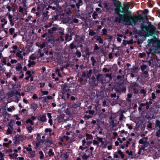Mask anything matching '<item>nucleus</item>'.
Segmentation results:
<instances>
[{
	"mask_svg": "<svg viewBox=\"0 0 160 160\" xmlns=\"http://www.w3.org/2000/svg\"><path fill=\"white\" fill-rule=\"evenodd\" d=\"M141 28L144 31L147 33L154 34L156 32L155 27L150 23L148 26L142 24Z\"/></svg>",
	"mask_w": 160,
	"mask_h": 160,
	"instance_id": "f03ea898",
	"label": "nucleus"
},
{
	"mask_svg": "<svg viewBox=\"0 0 160 160\" xmlns=\"http://www.w3.org/2000/svg\"><path fill=\"white\" fill-rule=\"evenodd\" d=\"M116 93L112 94L111 95V97L112 98H116Z\"/></svg>",
	"mask_w": 160,
	"mask_h": 160,
	"instance_id": "774afa93",
	"label": "nucleus"
},
{
	"mask_svg": "<svg viewBox=\"0 0 160 160\" xmlns=\"http://www.w3.org/2000/svg\"><path fill=\"white\" fill-rule=\"evenodd\" d=\"M108 39H109L110 41L112 40L113 39L112 36L111 35H108Z\"/></svg>",
	"mask_w": 160,
	"mask_h": 160,
	"instance_id": "de8ad7c7",
	"label": "nucleus"
},
{
	"mask_svg": "<svg viewBox=\"0 0 160 160\" xmlns=\"http://www.w3.org/2000/svg\"><path fill=\"white\" fill-rule=\"evenodd\" d=\"M91 60L92 61V65L93 66H94V65H95V64L96 63V60L94 59V58L93 57H92L91 58Z\"/></svg>",
	"mask_w": 160,
	"mask_h": 160,
	"instance_id": "a878e982",
	"label": "nucleus"
},
{
	"mask_svg": "<svg viewBox=\"0 0 160 160\" xmlns=\"http://www.w3.org/2000/svg\"><path fill=\"white\" fill-rule=\"evenodd\" d=\"M2 62L4 63V65L6 64V59L5 58H3Z\"/></svg>",
	"mask_w": 160,
	"mask_h": 160,
	"instance_id": "69168bd1",
	"label": "nucleus"
},
{
	"mask_svg": "<svg viewBox=\"0 0 160 160\" xmlns=\"http://www.w3.org/2000/svg\"><path fill=\"white\" fill-rule=\"evenodd\" d=\"M103 78V76L102 74H99L97 76V78L98 80L99 81L102 83H103V81L102 79Z\"/></svg>",
	"mask_w": 160,
	"mask_h": 160,
	"instance_id": "0eeeda50",
	"label": "nucleus"
},
{
	"mask_svg": "<svg viewBox=\"0 0 160 160\" xmlns=\"http://www.w3.org/2000/svg\"><path fill=\"white\" fill-rule=\"evenodd\" d=\"M118 153L119 155L121 157L122 159H123L124 157V154H123V152L120 150H119L118 151Z\"/></svg>",
	"mask_w": 160,
	"mask_h": 160,
	"instance_id": "2eb2a0df",
	"label": "nucleus"
},
{
	"mask_svg": "<svg viewBox=\"0 0 160 160\" xmlns=\"http://www.w3.org/2000/svg\"><path fill=\"white\" fill-rule=\"evenodd\" d=\"M86 140L88 141L89 139H92L93 138V136L91 134L88 133H87L86 134Z\"/></svg>",
	"mask_w": 160,
	"mask_h": 160,
	"instance_id": "9b49d317",
	"label": "nucleus"
},
{
	"mask_svg": "<svg viewBox=\"0 0 160 160\" xmlns=\"http://www.w3.org/2000/svg\"><path fill=\"white\" fill-rule=\"evenodd\" d=\"M92 118V117L91 116H90V115H85L84 116L85 118H87L88 119L90 118Z\"/></svg>",
	"mask_w": 160,
	"mask_h": 160,
	"instance_id": "bf43d9fd",
	"label": "nucleus"
},
{
	"mask_svg": "<svg viewBox=\"0 0 160 160\" xmlns=\"http://www.w3.org/2000/svg\"><path fill=\"white\" fill-rule=\"evenodd\" d=\"M44 101L47 102L49 100L52 99V97L51 96H48L46 97H44Z\"/></svg>",
	"mask_w": 160,
	"mask_h": 160,
	"instance_id": "4468645a",
	"label": "nucleus"
},
{
	"mask_svg": "<svg viewBox=\"0 0 160 160\" xmlns=\"http://www.w3.org/2000/svg\"><path fill=\"white\" fill-rule=\"evenodd\" d=\"M138 69V68H137L135 67L134 68H133L132 69V73H135V72L136 70H137Z\"/></svg>",
	"mask_w": 160,
	"mask_h": 160,
	"instance_id": "0e129e2a",
	"label": "nucleus"
},
{
	"mask_svg": "<svg viewBox=\"0 0 160 160\" xmlns=\"http://www.w3.org/2000/svg\"><path fill=\"white\" fill-rule=\"evenodd\" d=\"M152 100L151 99L150 101H149L148 102H147L145 103V104L146 105H151L152 103V102L151 101Z\"/></svg>",
	"mask_w": 160,
	"mask_h": 160,
	"instance_id": "79ce46f5",
	"label": "nucleus"
},
{
	"mask_svg": "<svg viewBox=\"0 0 160 160\" xmlns=\"http://www.w3.org/2000/svg\"><path fill=\"white\" fill-rule=\"evenodd\" d=\"M152 98L153 99H155L156 98L155 94L154 93H152Z\"/></svg>",
	"mask_w": 160,
	"mask_h": 160,
	"instance_id": "e2e57ef3",
	"label": "nucleus"
},
{
	"mask_svg": "<svg viewBox=\"0 0 160 160\" xmlns=\"http://www.w3.org/2000/svg\"><path fill=\"white\" fill-rule=\"evenodd\" d=\"M121 132L122 133H124L126 135H127L128 134V132L127 131H125L124 130H121Z\"/></svg>",
	"mask_w": 160,
	"mask_h": 160,
	"instance_id": "5fc2aeb1",
	"label": "nucleus"
},
{
	"mask_svg": "<svg viewBox=\"0 0 160 160\" xmlns=\"http://www.w3.org/2000/svg\"><path fill=\"white\" fill-rule=\"evenodd\" d=\"M4 154L0 152V160H4Z\"/></svg>",
	"mask_w": 160,
	"mask_h": 160,
	"instance_id": "5701e85b",
	"label": "nucleus"
},
{
	"mask_svg": "<svg viewBox=\"0 0 160 160\" xmlns=\"http://www.w3.org/2000/svg\"><path fill=\"white\" fill-rule=\"evenodd\" d=\"M36 59V58L34 56L33 54L31 55L29 57V60H35Z\"/></svg>",
	"mask_w": 160,
	"mask_h": 160,
	"instance_id": "473e14b6",
	"label": "nucleus"
},
{
	"mask_svg": "<svg viewBox=\"0 0 160 160\" xmlns=\"http://www.w3.org/2000/svg\"><path fill=\"white\" fill-rule=\"evenodd\" d=\"M93 144L94 145H97L98 146L99 143L97 140H93Z\"/></svg>",
	"mask_w": 160,
	"mask_h": 160,
	"instance_id": "bb28decb",
	"label": "nucleus"
},
{
	"mask_svg": "<svg viewBox=\"0 0 160 160\" xmlns=\"http://www.w3.org/2000/svg\"><path fill=\"white\" fill-rule=\"evenodd\" d=\"M12 132L10 129L8 128L7 130V132H6V134L7 135H8L9 134L11 133Z\"/></svg>",
	"mask_w": 160,
	"mask_h": 160,
	"instance_id": "c9c22d12",
	"label": "nucleus"
},
{
	"mask_svg": "<svg viewBox=\"0 0 160 160\" xmlns=\"http://www.w3.org/2000/svg\"><path fill=\"white\" fill-rule=\"evenodd\" d=\"M103 35H106L107 33V31L106 29H104L102 30Z\"/></svg>",
	"mask_w": 160,
	"mask_h": 160,
	"instance_id": "3c124183",
	"label": "nucleus"
},
{
	"mask_svg": "<svg viewBox=\"0 0 160 160\" xmlns=\"http://www.w3.org/2000/svg\"><path fill=\"white\" fill-rule=\"evenodd\" d=\"M156 123L157 125L160 128V122L158 120H157L156 121Z\"/></svg>",
	"mask_w": 160,
	"mask_h": 160,
	"instance_id": "864d4df0",
	"label": "nucleus"
},
{
	"mask_svg": "<svg viewBox=\"0 0 160 160\" xmlns=\"http://www.w3.org/2000/svg\"><path fill=\"white\" fill-rule=\"evenodd\" d=\"M71 124H68L66 126L64 127V128L66 129L69 130L71 127Z\"/></svg>",
	"mask_w": 160,
	"mask_h": 160,
	"instance_id": "72a5a7b5",
	"label": "nucleus"
},
{
	"mask_svg": "<svg viewBox=\"0 0 160 160\" xmlns=\"http://www.w3.org/2000/svg\"><path fill=\"white\" fill-rule=\"evenodd\" d=\"M23 8L21 7H20L19 8V11L22 13L23 12Z\"/></svg>",
	"mask_w": 160,
	"mask_h": 160,
	"instance_id": "6e6d98bb",
	"label": "nucleus"
},
{
	"mask_svg": "<svg viewBox=\"0 0 160 160\" xmlns=\"http://www.w3.org/2000/svg\"><path fill=\"white\" fill-rule=\"evenodd\" d=\"M32 108L34 110H35L38 108V105L36 103H34L32 105Z\"/></svg>",
	"mask_w": 160,
	"mask_h": 160,
	"instance_id": "cd10ccee",
	"label": "nucleus"
},
{
	"mask_svg": "<svg viewBox=\"0 0 160 160\" xmlns=\"http://www.w3.org/2000/svg\"><path fill=\"white\" fill-rule=\"evenodd\" d=\"M88 112L90 114L93 115L94 113V112L93 110H89Z\"/></svg>",
	"mask_w": 160,
	"mask_h": 160,
	"instance_id": "338daca9",
	"label": "nucleus"
},
{
	"mask_svg": "<svg viewBox=\"0 0 160 160\" xmlns=\"http://www.w3.org/2000/svg\"><path fill=\"white\" fill-rule=\"evenodd\" d=\"M99 48L98 45L96 44H94V51H96L98 50L99 49Z\"/></svg>",
	"mask_w": 160,
	"mask_h": 160,
	"instance_id": "e433bc0d",
	"label": "nucleus"
},
{
	"mask_svg": "<svg viewBox=\"0 0 160 160\" xmlns=\"http://www.w3.org/2000/svg\"><path fill=\"white\" fill-rule=\"evenodd\" d=\"M52 130L51 128H47L45 129V132L46 133H48L50 136L51 135V132Z\"/></svg>",
	"mask_w": 160,
	"mask_h": 160,
	"instance_id": "dca6fc26",
	"label": "nucleus"
},
{
	"mask_svg": "<svg viewBox=\"0 0 160 160\" xmlns=\"http://www.w3.org/2000/svg\"><path fill=\"white\" fill-rule=\"evenodd\" d=\"M64 138L63 136V137H59V139L60 142H62L63 141V139Z\"/></svg>",
	"mask_w": 160,
	"mask_h": 160,
	"instance_id": "4d7b16f0",
	"label": "nucleus"
},
{
	"mask_svg": "<svg viewBox=\"0 0 160 160\" xmlns=\"http://www.w3.org/2000/svg\"><path fill=\"white\" fill-rule=\"evenodd\" d=\"M126 153L129 155H132V151L129 152V151L128 150L126 151Z\"/></svg>",
	"mask_w": 160,
	"mask_h": 160,
	"instance_id": "09e8293b",
	"label": "nucleus"
},
{
	"mask_svg": "<svg viewBox=\"0 0 160 160\" xmlns=\"http://www.w3.org/2000/svg\"><path fill=\"white\" fill-rule=\"evenodd\" d=\"M46 46V43L45 42H43L42 44H40V48L42 49Z\"/></svg>",
	"mask_w": 160,
	"mask_h": 160,
	"instance_id": "f704fd0d",
	"label": "nucleus"
},
{
	"mask_svg": "<svg viewBox=\"0 0 160 160\" xmlns=\"http://www.w3.org/2000/svg\"><path fill=\"white\" fill-rule=\"evenodd\" d=\"M15 31V28H11L9 29V32L11 35H12L13 33Z\"/></svg>",
	"mask_w": 160,
	"mask_h": 160,
	"instance_id": "c85d7f7f",
	"label": "nucleus"
},
{
	"mask_svg": "<svg viewBox=\"0 0 160 160\" xmlns=\"http://www.w3.org/2000/svg\"><path fill=\"white\" fill-rule=\"evenodd\" d=\"M76 55L78 57H80L81 56V53L79 51H77L76 52Z\"/></svg>",
	"mask_w": 160,
	"mask_h": 160,
	"instance_id": "7c9ffc66",
	"label": "nucleus"
},
{
	"mask_svg": "<svg viewBox=\"0 0 160 160\" xmlns=\"http://www.w3.org/2000/svg\"><path fill=\"white\" fill-rule=\"evenodd\" d=\"M22 67L21 63H18L16 64L15 69L16 71H20L22 69Z\"/></svg>",
	"mask_w": 160,
	"mask_h": 160,
	"instance_id": "423d86ee",
	"label": "nucleus"
},
{
	"mask_svg": "<svg viewBox=\"0 0 160 160\" xmlns=\"http://www.w3.org/2000/svg\"><path fill=\"white\" fill-rule=\"evenodd\" d=\"M28 66L29 67H30L34 65L35 64V62L34 61H32L31 60H28Z\"/></svg>",
	"mask_w": 160,
	"mask_h": 160,
	"instance_id": "9d476101",
	"label": "nucleus"
},
{
	"mask_svg": "<svg viewBox=\"0 0 160 160\" xmlns=\"http://www.w3.org/2000/svg\"><path fill=\"white\" fill-rule=\"evenodd\" d=\"M147 42L148 44H150L151 42H152V44L154 43V42L152 39H148Z\"/></svg>",
	"mask_w": 160,
	"mask_h": 160,
	"instance_id": "49530a36",
	"label": "nucleus"
},
{
	"mask_svg": "<svg viewBox=\"0 0 160 160\" xmlns=\"http://www.w3.org/2000/svg\"><path fill=\"white\" fill-rule=\"evenodd\" d=\"M17 62V60L16 59H12L11 61V62L12 64H13V63H16Z\"/></svg>",
	"mask_w": 160,
	"mask_h": 160,
	"instance_id": "603ef678",
	"label": "nucleus"
},
{
	"mask_svg": "<svg viewBox=\"0 0 160 160\" xmlns=\"http://www.w3.org/2000/svg\"><path fill=\"white\" fill-rule=\"evenodd\" d=\"M26 129L28 132L29 133H31L32 132V131L33 130L32 127L31 125L28 124L27 125Z\"/></svg>",
	"mask_w": 160,
	"mask_h": 160,
	"instance_id": "6e6552de",
	"label": "nucleus"
},
{
	"mask_svg": "<svg viewBox=\"0 0 160 160\" xmlns=\"http://www.w3.org/2000/svg\"><path fill=\"white\" fill-rule=\"evenodd\" d=\"M139 56L140 58H142L146 56V53L145 52L140 53Z\"/></svg>",
	"mask_w": 160,
	"mask_h": 160,
	"instance_id": "2f4dec72",
	"label": "nucleus"
},
{
	"mask_svg": "<svg viewBox=\"0 0 160 160\" xmlns=\"http://www.w3.org/2000/svg\"><path fill=\"white\" fill-rule=\"evenodd\" d=\"M148 12V10L146 9L143 10V13L144 14H147Z\"/></svg>",
	"mask_w": 160,
	"mask_h": 160,
	"instance_id": "13d9d810",
	"label": "nucleus"
},
{
	"mask_svg": "<svg viewBox=\"0 0 160 160\" xmlns=\"http://www.w3.org/2000/svg\"><path fill=\"white\" fill-rule=\"evenodd\" d=\"M24 148L26 149L28 151L31 152L32 151V149L30 147H24Z\"/></svg>",
	"mask_w": 160,
	"mask_h": 160,
	"instance_id": "ea45409f",
	"label": "nucleus"
},
{
	"mask_svg": "<svg viewBox=\"0 0 160 160\" xmlns=\"http://www.w3.org/2000/svg\"><path fill=\"white\" fill-rule=\"evenodd\" d=\"M75 46L74 45L73 43H71L70 45V48L72 49L75 48Z\"/></svg>",
	"mask_w": 160,
	"mask_h": 160,
	"instance_id": "58836bf2",
	"label": "nucleus"
},
{
	"mask_svg": "<svg viewBox=\"0 0 160 160\" xmlns=\"http://www.w3.org/2000/svg\"><path fill=\"white\" fill-rule=\"evenodd\" d=\"M52 22H50L48 24L46 25L45 26V27L46 28H50L51 27L52 25Z\"/></svg>",
	"mask_w": 160,
	"mask_h": 160,
	"instance_id": "a19ab883",
	"label": "nucleus"
},
{
	"mask_svg": "<svg viewBox=\"0 0 160 160\" xmlns=\"http://www.w3.org/2000/svg\"><path fill=\"white\" fill-rule=\"evenodd\" d=\"M92 73V70L90 69L88 72L87 73V77L89 78L91 76V75Z\"/></svg>",
	"mask_w": 160,
	"mask_h": 160,
	"instance_id": "4be33fe9",
	"label": "nucleus"
},
{
	"mask_svg": "<svg viewBox=\"0 0 160 160\" xmlns=\"http://www.w3.org/2000/svg\"><path fill=\"white\" fill-rule=\"evenodd\" d=\"M127 126L128 127V128L130 130H131L132 129V126L130 125V124H126Z\"/></svg>",
	"mask_w": 160,
	"mask_h": 160,
	"instance_id": "c03bdc74",
	"label": "nucleus"
},
{
	"mask_svg": "<svg viewBox=\"0 0 160 160\" xmlns=\"http://www.w3.org/2000/svg\"><path fill=\"white\" fill-rule=\"evenodd\" d=\"M22 52V51L18 50V52L16 53V55L19 58L18 60H23V58L21 54Z\"/></svg>",
	"mask_w": 160,
	"mask_h": 160,
	"instance_id": "39448f33",
	"label": "nucleus"
},
{
	"mask_svg": "<svg viewBox=\"0 0 160 160\" xmlns=\"http://www.w3.org/2000/svg\"><path fill=\"white\" fill-rule=\"evenodd\" d=\"M147 66L146 65L143 64L141 66V70L142 71H143L147 68Z\"/></svg>",
	"mask_w": 160,
	"mask_h": 160,
	"instance_id": "b1692460",
	"label": "nucleus"
},
{
	"mask_svg": "<svg viewBox=\"0 0 160 160\" xmlns=\"http://www.w3.org/2000/svg\"><path fill=\"white\" fill-rule=\"evenodd\" d=\"M39 120L43 122L46 121V117L44 116H42L40 117Z\"/></svg>",
	"mask_w": 160,
	"mask_h": 160,
	"instance_id": "412c9836",
	"label": "nucleus"
},
{
	"mask_svg": "<svg viewBox=\"0 0 160 160\" xmlns=\"http://www.w3.org/2000/svg\"><path fill=\"white\" fill-rule=\"evenodd\" d=\"M96 39L100 43H103V40L100 36H97Z\"/></svg>",
	"mask_w": 160,
	"mask_h": 160,
	"instance_id": "a211bd4d",
	"label": "nucleus"
},
{
	"mask_svg": "<svg viewBox=\"0 0 160 160\" xmlns=\"http://www.w3.org/2000/svg\"><path fill=\"white\" fill-rule=\"evenodd\" d=\"M36 120V118L34 116H32L30 118L28 119L26 121V123L28 125L30 123L31 125H33L34 121Z\"/></svg>",
	"mask_w": 160,
	"mask_h": 160,
	"instance_id": "7ed1b4c3",
	"label": "nucleus"
},
{
	"mask_svg": "<svg viewBox=\"0 0 160 160\" xmlns=\"http://www.w3.org/2000/svg\"><path fill=\"white\" fill-rule=\"evenodd\" d=\"M39 154L40 155V158L41 159H43L44 158V155L42 152V151H39Z\"/></svg>",
	"mask_w": 160,
	"mask_h": 160,
	"instance_id": "c756f323",
	"label": "nucleus"
},
{
	"mask_svg": "<svg viewBox=\"0 0 160 160\" xmlns=\"http://www.w3.org/2000/svg\"><path fill=\"white\" fill-rule=\"evenodd\" d=\"M98 14L96 12H94L92 15L93 18L94 19H96L98 17Z\"/></svg>",
	"mask_w": 160,
	"mask_h": 160,
	"instance_id": "393cba45",
	"label": "nucleus"
},
{
	"mask_svg": "<svg viewBox=\"0 0 160 160\" xmlns=\"http://www.w3.org/2000/svg\"><path fill=\"white\" fill-rule=\"evenodd\" d=\"M63 137L64 138H65V139L67 141H68L70 139V137L64 135L63 136Z\"/></svg>",
	"mask_w": 160,
	"mask_h": 160,
	"instance_id": "a18cd8bd",
	"label": "nucleus"
},
{
	"mask_svg": "<svg viewBox=\"0 0 160 160\" xmlns=\"http://www.w3.org/2000/svg\"><path fill=\"white\" fill-rule=\"evenodd\" d=\"M140 93L141 94H143L145 95L146 93V91L144 89H142L140 91Z\"/></svg>",
	"mask_w": 160,
	"mask_h": 160,
	"instance_id": "37998d69",
	"label": "nucleus"
},
{
	"mask_svg": "<svg viewBox=\"0 0 160 160\" xmlns=\"http://www.w3.org/2000/svg\"><path fill=\"white\" fill-rule=\"evenodd\" d=\"M97 139L98 142H100L102 143V145H104V142L103 141V138L97 137Z\"/></svg>",
	"mask_w": 160,
	"mask_h": 160,
	"instance_id": "f8f14e48",
	"label": "nucleus"
},
{
	"mask_svg": "<svg viewBox=\"0 0 160 160\" xmlns=\"http://www.w3.org/2000/svg\"><path fill=\"white\" fill-rule=\"evenodd\" d=\"M123 44L124 46H126L127 44H128L129 43L128 41H126L125 40H123Z\"/></svg>",
	"mask_w": 160,
	"mask_h": 160,
	"instance_id": "8fccbe9b",
	"label": "nucleus"
},
{
	"mask_svg": "<svg viewBox=\"0 0 160 160\" xmlns=\"http://www.w3.org/2000/svg\"><path fill=\"white\" fill-rule=\"evenodd\" d=\"M72 39L71 36L69 34H67L65 37V40L67 41H69Z\"/></svg>",
	"mask_w": 160,
	"mask_h": 160,
	"instance_id": "ddd939ff",
	"label": "nucleus"
},
{
	"mask_svg": "<svg viewBox=\"0 0 160 160\" xmlns=\"http://www.w3.org/2000/svg\"><path fill=\"white\" fill-rule=\"evenodd\" d=\"M87 148V147H85V148L82 147V146H80L79 147V149L82 150V151H83L85 148Z\"/></svg>",
	"mask_w": 160,
	"mask_h": 160,
	"instance_id": "680f3d73",
	"label": "nucleus"
},
{
	"mask_svg": "<svg viewBox=\"0 0 160 160\" xmlns=\"http://www.w3.org/2000/svg\"><path fill=\"white\" fill-rule=\"evenodd\" d=\"M48 154L50 157L53 156L54 155V152H53L52 149L50 148L48 152Z\"/></svg>",
	"mask_w": 160,
	"mask_h": 160,
	"instance_id": "f3484780",
	"label": "nucleus"
},
{
	"mask_svg": "<svg viewBox=\"0 0 160 160\" xmlns=\"http://www.w3.org/2000/svg\"><path fill=\"white\" fill-rule=\"evenodd\" d=\"M6 16H8L9 19L10 24L11 26H12L14 25V22L12 20V15L9 12H8L5 15Z\"/></svg>",
	"mask_w": 160,
	"mask_h": 160,
	"instance_id": "20e7f679",
	"label": "nucleus"
},
{
	"mask_svg": "<svg viewBox=\"0 0 160 160\" xmlns=\"http://www.w3.org/2000/svg\"><path fill=\"white\" fill-rule=\"evenodd\" d=\"M96 34V33L93 30L90 29L89 31V35L90 36H93Z\"/></svg>",
	"mask_w": 160,
	"mask_h": 160,
	"instance_id": "aec40b11",
	"label": "nucleus"
},
{
	"mask_svg": "<svg viewBox=\"0 0 160 160\" xmlns=\"http://www.w3.org/2000/svg\"><path fill=\"white\" fill-rule=\"evenodd\" d=\"M69 155V153L67 152L66 153L62 154L61 155V157L63 159L66 160L68 158Z\"/></svg>",
	"mask_w": 160,
	"mask_h": 160,
	"instance_id": "1a4fd4ad",
	"label": "nucleus"
},
{
	"mask_svg": "<svg viewBox=\"0 0 160 160\" xmlns=\"http://www.w3.org/2000/svg\"><path fill=\"white\" fill-rule=\"evenodd\" d=\"M15 109V108L14 106H12L7 108V111L9 112H12V110Z\"/></svg>",
	"mask_w": 160,
	"mask_h": 160,
	"instance_id": "6ab92c4d",
	"label": "nucleus"
},
{
	"mask_svg": "<svg viewBox=\"0 0 160 160\" xmlns=\"http://www.w3.org/2000/svg\"><path fill=\"white\" fill-rule=\"evenodd\" d=\"M118 16L115 18L116 22L119 23L123 22L125 24L128 25L135 24L138 20L142 19V17L141 16H132L131 13L128 11L124 15L119 14Z\"/></svg>",
	"mask_w": 160,
	"mask_h": 160,
	"instance_id": "f257e3e1",
	"label": "nucleus"
},
{
	"mask_svg": "<svg viewBox=\"0 0 160 160\" xmlns=\"http://www.w3.org/2000/svg\"><path fill=\"white\" fill-rule=\"evenodd\" d=\"M107 148L108 150H111L112 148V145L111 144H110V145L108 146Z\"/></svg>",
	"mask_w": 160,
	"mask_h": 160,
	"instance_id": "052dcab7",
	"label": "nucleus"
},
{
	"mask_svg": "<svg viewBox=\"0 0 160 160\" xmlns=\"http://www.w3.org/2000/svg\"><path fill=\"white\" fill-rule=\"evenodd\" d=\"M41 91L43 93V95H47L49 93L48 92V91H42V89H41Z\"/></svg>",
	"mask_w": 160,
	"mask_h": 160,
	"instance_id": "4c0bfd02",
	"label": "nucleus"
}]
</instances>
